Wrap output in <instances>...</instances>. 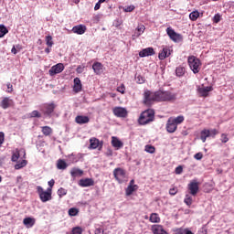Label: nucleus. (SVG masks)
<instances>
[{
  "mask_svg": "<svg viewBox=\"0 0 234 234\" xmlns=\"http://www.w3.org/2000/svg\"><path fill=\"white\" fill-rule=\"evenodd\" d=\"M23 224L27 226V228H32L34 224H36V219L32 218H26L23 220Z\"/></svg>",
  "mask_w": 234,
  "mask_h": 234,
  "instance_id": "cd10ccee",
  "label": "nucleus"
},
{
  "mask_svg": "<svg viewBox=\"0 0 234 234\" xmlns=\"http://www.w3.org/2000/svg\"><path fill=\"white\" fill-rule=\"evenodd\" d=\"M166 34L174 43H178V41L183 39L182 35L176 33L172 27L166 28Z\"/></svg>",
  "mask_w": 234,
  "mask_h": 234,
  "instance_id": "6e6552de",
  "label": "nucleus"
},
{
  "mask_svg": "<svg viewBox=\"0 0 234 234\" xmlns=\"http://www.w3.org/2000/svg\"><path fill=\"white\" fill-rule=\"evenodd\" d=\"M112 145L115 147V149H122L123 147V143L118 139V137H112Z\"/></svg>",
  "mask_w": 234,
  "mask_h": 234,
  "instance_id": "393cba45",
  "label": "nucleus"
},
{
  "mask_svg": "<svg viewBox=\"0 0 234 234\" xmlns=\"http://www.w3.org/2000/svg\"><path fill=\"white\" fill-rule=\"evenodd\" d=\"M211 90H213L212 86H207V87L198 86V88H197V92L201 98H207V96H209V92H211Z\"/></svg>",
  "mask_w": 234,
  "mask_h": 234,
  "instance_id": "f8f14e48",
  "label": "nucleus"
},
{
  "mask_svg": "<svg viewBox=\"0 0 234 234\" xmlns=\"http://www.w3.org/2000/svg\"><path fill=\"white\" fill-rule=\"evenodd\" d=\"M101 7V4L100 2H98L95 6H94V10H100V8Z\"/></svg>",
  "mask_w": 234,
  "mask_h": 234,
  "instance_id": "69168bd1",
  "label": "nucleus"
},
{
  "mask_svg": "<svg viewBox=\"0 0 234 234\" xmlns=\"http://www.w3.org/2000/svg\"><path fill=\"white\" fill-rule=\"evenodd\" d=\"M184 202L186 206H191L193 204V197H191V196L189 195H186V197L184 199Z\"/></svg>",
  "mask_w": 234,
  "mask_h": 234,
  "instance_id": "ea45409f",
  "label": "nucleus"
},
{
  "mask_svg": "<svg viewBox=\"0 0 234 234\" xmlns=\"http://www.w3.org/2000/svg\"><path fill=\"white\" fill-rule=\"evenodd\" d=\"M188 65L191 70L194 72V74H198L200 72V59L195 56L188 57Z\"/></svg>",
  "mask_w": 234,
  "mask_h": 234,
  "instance_id": "423d86ee",
  "label": "nucleus"
},
{
  "mask_svg": "<svg viewBox=\"0 0 234 234\" xmlns=\"http://www.w3.org/2000/svg\"><path fill=\"white\" fill-rule=\"evenodd\" d=\"M198 17H200V13L198 11H194L189 15V18L191 19V21H197Z\"/></svg>",
  "mask_w": 234,
  "mask_h": 234,
  "instance_id": "f704fd0d",
  "label": "nucleus"
},
{
  "mask_svg": "<svg viewBox=\"0 0 234 234\" xmlns=\"http://www.w3.org/2000/svg\"><path fill=\"white\" fill-rule=\"evenodd\" d=\"M178 193V188L176 187H173L169 189V195H171L172 197H175V195H176Z\"/></svg>",
  "mask_w": 234,
  "mask_h": 234,
  "instance_id": "09e8293b",
  "label": "nucleus"
},
{
  "mask_svg": "<svg viewBox=\"0 0 234 234\" xmlns=\"http://www.w3.org/2000/svg\"><path fill=\"white\" fill-rule=\"evenodd\" d=\"M70 175L72 176V178H76L78 176H83V170L80 169V168H72L70 171Z\"/></svg>",
  "mask_w": 234,
  "mask_h": 234,
  "instance_id": "bb28decb",
  "label": "nucleus"
},
{
  "mask_svg": "<svg viewBox=\"0 0 234 234\" xmlns=\"http://www.w3.org/2000/svg\"><path fill=\"white\" fill-rule=\"evenodd\" d=\"M176 234H185L186 233V229H182V228L177 229H176Z\"/></svg>",
  "mask_w": 234,
  "mask_h": 234,
  "instance_id": "680f3d73",
  "label": "nucleus"
},
{
  "mask_svg": "<svg viewBox=\"0 0 234 234\" xmlns=\"http://www.w3.org/2000/svg\"><path fill=\"white\" fill-rule=\"evenodd\" d=\"M94 233H95V234H103V233H105V230H103V229L101 228V227H97V228L95 229Z\"/></svg>",
  "mask_w": 234,
  "mask_h": 234,
  "instance_id": "3c124183",
  "label": "nucleus"
},
{
  "mask_svg": "<svg viewBox=\"0 0 234 234\" xmlns=\"http://www.w3.org/2000/svg\"><path fill=\"white\" fill-rule=\"evenodd\" d=\"M11 160L12 162H17L19 160V153L13 154Z\"/></svg>",
  "mask_w": 234,
  "mask_h": 234,
  "instance_id": "864d4df0",
  "label": "nucleus"
},
{
  "mask_svg": "<svg viewBox=\"0 0 234 234\" xmlns=\"http://www.w3.org/2000/svg\"><path fill=\"white\" fill-rule=\"evenodd\" d=\"M176 74L178 78H182L186 74V67L184 66H178L176 69Z\"/></svg>",
  "mask_w": 234,
  "mask_h": 234,
  "instance_id": "7c9ffc66",
  "label": "nucleus"
},
{
  "mask_svg": "<svg viewBox=\"0 0 234 234\" xmlns=\"http://www.w3.org/2000/svg\"><path fill=\"white\" fill-rule=\"evenodd\" d=\"M30 118H41V113L35 110L30 113Z\"/></svg>",
  "mask_w": 234,
  "mask_h": 234,
  "instance_id": "a18cd8bd",
  "label": "nucleus"
},
{
  "mask_svg": "<svg viewBox=\"0 0 234 234\" xmlns=\"http://www.w3.org/2000/svg\"><path fill=\"white\" fill-rule=\"evenodd\" d=\"M113 176L118 184L127 182V172L122 167H117L113 170Z\"/></svg>",
  "mask_w": 234,
  "mask_h": 234,
  "instance_id": "39448f33",
  "label": "nucleus"
},
{
  "mask_svg": "<svg viewBox=\"0 0 234 234\" xmlns=\"http://www.w3.org/2000/svg\"><path fill=\"white\" fill-rule=\"evenodd\" d=\"M83 70H85V67L84 66H78V68H77L78 74L83 73Z\"/></svg>",
  "mask_w": 234,
  "mask_h": 234,
  "instance_id": "052dcab7",
  "label": "nucleus"
},
{
  "mask_svg": "<svg viewBox=\"0 0 234 234\" xmlns=\"http://www.w3.org/2000/svg\"><path fill=\"white\" fill-rule=\"evenodd\" d=\"M48 186H49V189H52L54 187V185L56 184V181H54V179H51L50 181H48Z\"/></svg>",
  "mask_w": 234,
  "mask_h": 234,
  "instance_id": "e2e57ef3",
  "label": "nucleus"
},
{
  "mask_svg": "<svg viewBox=\"0 0 234 234\" xmlns=\"http://www.w3.org/2000/svg\"><path fill=\"white\" fill-rule=\"evenodd\" d=\"M37 193L38 194L41 202H48V200H52V188H48L47 191H45L40 186H37Z\"/></svg>",
  "mask_w": 234,
  "mask_h": 234,
  "instance_id": "20e7f679",
  "label": "nucleus"
},
{
  "mask_svg": "<svg viewBox=\"0 0 234 234\" xmlns=\"http://www.w3.org/2000/svg\"><path fill=\"white\" fill-rule=\"evenodd\" d=\"M145 151H146V153H150V154H154V151H156V149L154 148V146L147 144L145 146Z\"/></svg>",
  "mask_w": 234,
  "mask_h": 234,
  "instance_id": "79ce46f5",
  "label": "nucleus"
},
{
  "mask_svg": "<svg viewBox=\"0 0 234 234\" xmlns=\"http://www.w3.org/2000/svg\"><path fill=\"white\" fill-rule=\"evenodd\" d=\"M184 120H186V118L183 115H179L177 117H173V122L177 126L180 125V123H184Z\"/></svg>",
  "mask_w": 234,
  "mask_h": 234,
  "instance_id": "72a5a7b5",
  "label": "nucleus"
},
{
  "mask_svg": "<svg viewBox=\"0 0 234 234\" xmlns=\"http://www.w3.org/2000/svg\"><path fill=\"white\" fill-rule=\"evenodd\" d=\"M213 23H220V15L217 14L214 16Z\"/></svg>",
  "mask_w": 234,
  "mask_h": 234,
  "instance_id": "4d7b16f0",
  "label": "nucleus"
},
{
  "mask_svg": "<svg viewBox=\"0 0 234 234\" xmlns=\"http://www.w3.org/2000/svg\"><path fill=\"white\" fill-rule=\"evenodd\" d=\"M211 136V133L207 129H204L200 133V140L203 142V144H206V140Z\"/></svg>",
  "mask_w": 234,
  "mask_h": 234,
  "instance_id": "a878e982",
  "label": "nucleus"
},
{
  "mask_svg": "<svg viewBox=\"0 0 234 234\" xmlns=\"http://www.w3.org/2000/svg\"><path fill=\"white\" fill-rule=\"evenodd\" d=\"M41 129L44 136H50L52 134V128L50 126H42Z\"/></svg>",
  "mask_w": 234,
  "mask_h": 234,
  "instance_id": "473e14b6",
  "label": "nucleus"
},
{
  "mask_svg": "<svg viewBox=\"0 0 234 234\" xmlns=\"http://www.w3.org/2000/svg\"><path fill=\"white\" fill-rule=\"evenodd\" d=\"M144 32H145V26L141 24L135 28L134 33L132 36L133 39H137V37H140Z\"/></svg>",
  "mask_w": 234,
  "mask_h": 234,
  "instance_id": "a211bd4d",
  "label": "nucleus"
},
{
  "mask_svg": "<svg viewBox=\"0 0 234 234\" xmlns=\"http://www.w3.org/2000/svg\"><path fill=\"white\" fill-rule=\"evenodd\" d=\"M137 83H139L140 85H142V83H145V78H144L142 76H138L137 77Z\"/></svg>",
  "mask_w": 234,
  "mask_h": 234,
  "instance_id": "13d9d810",
  "label": "nucleus"
},
{
  "mask_svg": "<svg viewBox=\"0 0 234 234\" xmlns=\"http://www.w3.org/2000/svg\"><path fill=\"white\" fill-rule=\"evenodd\" d=\"M71 32H73V34H78V36H83V34L87 32V26L81 24L74 26Z\"/></svg>",
  "mask_w": 234,
  "mask_h": 234,
  "instance_id": "dca6fc26",
  "label": "nucleus"
},
{
  "mask_svg": "<svg viewBox=\"0 0 234 234\" xmlns=\"http://www.w3.org/2000/svg\"><path fill=\"white\" fill-rule=\"evenodd\" d=\"M154 101H157L156 91H151L146 90L144 92V101L143 103L146 105V107H151Z\"/></svg>",
  "mask_w": 234,
  "mask_h": 234,
  "instance_id": "7ed1b4c3",
  "label": "nucleus"
},
{
  "mask_svg": "<svg viewBox=\"0 0 234 234\" xmlns=\"http://www.w3.org/2000/svg\"><path fill=\"white\" fill-rule=\"evenodd\" d=\"M151 230L154 234H169L164 229L162 225H153Z\"/></svg>",
  "mask_w": 234,
  "mask_h": 234,
  "instance_id": "412c9836",
  "label": "nucleus"
},
{
  "mask_svg": "<svg viewBox=\"0 0 234 234\" xmlns=\"http://www.w3.org/2000/svg\"><path fill=\"white\" fill-rule=\"evenodd\" d=\"M184 171V168L182 165H179L176 168V175H182V172Z\"/></svg>",
  "mask_w": 234,
  "mask_h": 234,
  "instance_id": "6e6d98bb",
  "label": "nucleus"
},
{
  "mask_svg": "<svg viewBox=\"0 0 234 234\" xmlns=\"http://www.w3.org/2000/svg\"><path fill=\"white\" fill-rule=\"evenodd\" d=\"M5 144V133L0 132V147Z\"/></svg>",
  "mask_w": 234,
  "mask_h": 234,
  "instance_id": "5fc2aeb1",
  "label": "nucleus"
},
{
  "mask_svg": "<svg viewBox=\"0 0 234 234\" xmlns=\"http://www.w3.org/2000/svg\"><path fill=\"white\" fill-rule=\"evenodd\" d=\"M99 146H100V140H98L97 138L90 139V149H98Z\"/></svg>",
  "mask_w": 234,
  "mask_h": 234,
  "instance_id": "c85d7f7f",
  "label": "nucleus"
},
{
  "mask_svg": "<svg viewBox=\"0 0 234 234\" xmlns=\"http://www.w3.org/2000/svg\"><path fill=\"white\" fill-rule=\"evenodd\" d=\"M8 34V28L5 25H0V37H5Z\"/></svg>",
  "mask_w": 234,
  "mask_h": 234,
  "instance_id": "e433bc0d",
  "label": "nucleus"
},
{
  "mask_svg": "<svg viewBox=\"0 0 234 234\" xmlns=\"http://www.w3.org/2000/svg\"><path fill=\"white\" fill-rule=\"evenodd\" d=\"M221 142L222 144H228V142H229V138H228V134L226 133L221 134Z\"/></svg>",
  "mask_w": 234,
  "mask_h": 234,
  "instance_id": "49530a36",
  "label": "nucleus"
},
{
  "mask_svg": "<svg viewBox=\"0 0 234 234\" xmlns=\"http://www.w3.org/2000/svg\"><path fill=\"white\" fill-rule=\"evenodd\" d=\"M14 105V100L10 99V97H4L0 102V107L4 110L10 109Z\"/></svg>",
  "mask_w": 234,
  "mask_h": 234,
  "instance_id": "ddd939ff",
  "label": "nucleus"
},
{
  "mask_svg": "<svg viewBox=\"0 0 234 234\" xmlns=\"http://www.w3.org/2000/svg\"><path fill=\"white\" fill-rule=\"evenodd\" d=\"M73 92H81L82 89H83V85L81 84V80H80V78H75L73 80Z\"/></svg>",
  "mask_w": 234,
  "mask_h": 234,
  "instance_id": "aec40b11",
  "label": "nucleus"
},
{
  "mask_svg": "<svg viewBox=\"0 0 234 234\" xmlns=\"http://www.w3.org/2000/svg\"><path fill=\"white\" fill-rule=\"evenodd\" d=\"M176 129H178V126L176 125L175 121H173V117H170L166 122L167 133H176Z\"/></svg>",
  "mask_w": 234,
  "mask_h": 234,
  "instance_id": "2eb2a0df",
  "label": "nucleus"
},
{
  "mask_svg": "<svg viewBox=\"0 0 234 234\" xmlns=\"http://www.w3.org/2000/svg\"><path fill=\"white\" fill-rule=\"evenodd\" d=\"M197 234H207V230L206 229H200Z\"/></svg>",
  "mask_w": 234,
  "mask_h": 234,
  "instance_id": "0e129e2a",
  "label": "nucleus"
},
{
  "mask_svg": "<svg viewBox=\"0 0 234 234\" xmlns=\"http://www.w3.org/2000/svg\"><path fill=\"white\" fill-rule=\"evenodd\" d=\"M57 107H58V104H55L54 102H48V103H44L41 106L40 111L41 112H43L44 116H48L50 118L54 111H56Z\"/></svg>",
  "mask_w": 234,
  "mask_h": 234,
  "instance_id": "0eeeda50",
  "label": "nucleus"
},
{
  "mask_svg": "<svg viewBox=\"0 0 234 234\" xmlns=\"http://www.w3.org/2000/svg\"><path fill=\"white\" fill-rule=\"evenodd\" d=\"M65 70V65L63 63H58L51 67L48 70L49 76H56V74H61V71Z\"/></svg>",
  "mask_w": 234,
  "mask_h": 234,
  "instance_id": "9d476101",
  "label": "nucleus"
},
{
  "mask_svg": "<svg viewBox=\"0 0 234 234\" xmlns=\"http://www.w3.org/2000/svg\"><path fill=\"white\" fill-rule=\"evenodd\" d=\"M57 167L58 169L65 170L68 167L67 162L63 159H58L57 162Z\"/></svg>",
  "mask_w": 234,
  "mask_h": 234,
  "instance_id": "2f4dec72",
  "label": "nucleus"
},
{
  "mask_svg": "<svg viewBox=\"0 0 234 234\" xmlns=\"http://www.w3.org/2000/svg\"><path fill=\"white\" fill-rule=\"evenodd\" d=\"M140 58H147L148 56H154V49L153 48H144L139 52Z\"/></svg>",
  "mask_w": 234,
  "mask_h": 234,
  "instance_id": "6ab92c4d",
  "label": "nucleus"
},
{
  "mask_svg": "<svg viewBox=\"0 0 234 234\" xmlns=\"http://www.w3.org/2000/svg\"><path fill=\"white\" fill-rule=\"evenodd\" d=\"M83 233V229L80 227H74L71 230V234H82Z\"/></svg>",
  "mask_w": 234,
  "mask_h": 234,
  "instance_id": "a19ab883",
  "label": "nucleus"
},
{
  "mask_svg": "<svg viewBox=\"0 0 234 234\" xmlns=\"http://www.w3.org/2000/svg\"><path fill=\"white\" fill-rule=\"evenodd\" d=\"M80 213V210L76 207H71L69 209V217H76Z\"/></svg>",
  "mask_w": 234,
  "mask_h": 234,
  "instance_id": "58836bf2",
  "label": "nucleus"
},
{
  "mask_svg": "<svg viewBox=\"0 0 234 234\" xmlns=\"http://www.w3.org/2000/svg\"><path fill=\"white\" fill-rule=\"evenodd\" d=\"M79 186H80V187H90L94 186V179L92 178L80 179L79 181Z\"/></svg>",
  "mask_w": 234,
  "mask_h": 234,
  "instance_id": "f3484780",
  "label": "nucleus"
},
{
  "mask_svg": "<svg viewBox=\"0 0 234 234\" xmlns=\"http://www.w3.org/2000/svg\"><path fill=\"white\" fill-rule=\"evenodd\" d=\"M171 52L172 51L169 48V47L163 48V50L158 55L159 59H161V61H162V60L165 59V58H169Z\"/></svg>",
  "mask_w": 234,
  "mask_h": 234,
  "instance_id": "4be33fe9",
  "label": "nucleus"
},
{
  "mask_svg": "<svg viewBox=\"0 0 234 234\" xmlns=\"http://www.w3.org/2000/svg\"><path fill=\"white\" fill-rule=\"evenodd\" d=\"M157 101H175L176 100V93L169 90H159L155 91Z\"/></svg>",
  "mask_w": 234,
  "mask_h": 234,
  "instance_id": "f03ea898",
  "label": "nucleus"
},
{
  "mask_svg": "<svg viewBox=\"0 0 234 234\" xmlns=\"http://www.w3.org/2000/svg\"><path fill=\"white\" fill-rule=\"evenodd\" d=\"M209 133H210V136L212 138H215L217 136V134H218V130L217 129H212V130H209Z\"/></svg>",
  "mask_w": 234,
  "mask_h": 234,
  "instance_id": "8fccbe9b",
  "label": "nucleus"
},
{
  "mask_svg": "<svg viewBox=\"0 0 234 234\" xmlns=\"http://www.w3.org/2000/svg\"><path fill=\"white\" fill-rule=\"evenodd\" d=\"M150 222H152L153 224H158L160 223V216H158V214L156 213H152L150 215V218H149Z\"/></svg>",
  "mask_w": 234,
  "mask_h": 234,
  "instance_id": "c756f323",
  "label": "nucleus"
},
{
  "mask_svg": "<svg viewBox=\"0 0 234 234\" xmlns=\"http://www.w3.org/2000/svg\"><path fill=\"white\" fill-rule=\"evenodd\" d=\"M92 69L95 74L100 76V74L103 73V64H101V62H94L92 65Z\"/></svg>",
  "mask_w": 234,
  "mask_h": 234,
  "instance_id": "5701e85b",
  "label": "nucleus"
},
{
  "mask_svg": "<svg viewBox=\"0 0 234 234\" xmlns=\"http://www.w3.org/2000/svg\"><path fill=\"white\" fill-rule=\"evenodd\" d=\"M134 5H128L123 8L124 12H133L134 10Z\"/></svg>",
  "mask_w": 234,
  "mask_h": 234,
  "instance_id": "603ef678",
  "label": "nucleus"
},
{
  "mask_svg": "<svg viewBox=\"0 0 234 234\" xmlns=\"http://www.w3.org/2000/svg\"><path fill=\"white\" fill-rule=\"evenodd\" d=\"M46 45H48V47L52 48L54 46V41H52V36L48 35L46 36Z\"/></svg>",
  "mask_w": 234,
  "mask_h": 234,
  "instance_id": "4c0bfd02",
  "label": "nucleus"
},
{
  "mask_svg": "<svg viewBox=\"0 0 234 234\" xmlns=\"http://www.w3.org/2000/svg\"><path fill=\"white\" fill-rule=\"evenodd\" d=\"M134 191H138V185H134V179H132L125 189L126 197H131Z\"/></svg>",
  "mask_w": 234,
  "mask_h": 234,
  "instance_id": "4468645a",
  "label": "nucleus"
},
{
  "mask_svg": "<svg viewBox=\"0 0 234 234\" xmlns=\"http://www.w3.org/2000/svg\"><path fill=\"white\" fill-rule=\"evenodd\" d=\"M112 112L117 118H127L128 114L127 109L122 107H114Z\"/></svg>",
  "mask_w": 234,
  "mask_h": 234,
  "instance_id": "9b49d317",
  "label": "nucleus"
},
{
  "mask_svg": "<svg viewBox=\"0 0 234 234\" xmlns=\"http://www.w3.org/2000/svg\"><path fill=\"white\" fill-rule=\"evenodd\" d=\"M200 184L197 182V179L192 180L188 184V190L190 191V195L192 197H197V194L198 193Z\"/></svg>",
  "mask_w": 234,
  "mask_h": 234,
  "instance_id": "1a4fd4ad",
  "label": "nucleus"
},
{
  "mask_svg": "<svg viewBox=\"0 0 234 234\" xmlns=\"http://www.w3.org/2000/svg\"><path fill=\"white\" fill-rule=\"evenodd\" d=\"M11 52L13 54H17V49L15 48V46L12 48Z\"/></svg>",
  "mask_w": 234,
  "mask_h": 234,
  "instance_id": "338daca9",
  "label": "nucleus"
},
{
  "mask_svg": "<svg viewBox=\"0 0 234 234\" xmlns=\"http://www.w3.org/2000/svg\"><path fill=\"white\" fill-rule=\"evenodd\" d=\"M194 158L196 160H200L201 158H204V154L202 153H197L194 155Z\"/></svg>",
  "mask_w": 234,
  "mask_h": 234,
  "instance_id": "bf43d9fd",
  "label": "nucleus"
},
{
  "mask_svg": "<svg viewBox=\"0 0 234 234\" xmlns=\"http://www.w3.org/2000/svg\"><path fill=\"white\" fill-rule=\"evenodd\" d=\"M152 122H154V110L153 109H148L143 112L138 119L139 125H147Z\"/></svg>",
  "mask_w": 234,
  "mask_h": 234,
  "instance_id": "f257e3e1",
  "label": "nucleus"
},
{
  "mask_svg": "<svg viewBox=\"0 0 234 234\" xmlns=\"http://www.w3.org/2000/svg\"><path fill=\"white\" fill-rule=\"evenodd\" d=\"M6 87H7L6 92H8V94H12V92H14V86L12 85V83L8 82L6 84Z\"/></svg>",
  "mask_w": 234,
  "mask_h": 234,
  "instance_id": "de8ad7c7",
  "label": "nucleus"
},
{
  "mask_svg": "<svg viewBox=\"0 0 234 234\" xmlns=\"http://www.w3.org/2000/svg\"><path fill=\"white\" fill-rule=\"evenodd\" d=\"M75 122L79 125H83L85 123H89L90 122V119L89 118V116L78 115L75 118Z\"/></svg>",
  "mask_w": 234,
  "mask_h": 234,
  "instance_id": "b1692460",
  "label": "nucleus"
},
{
  "mask_svg": "<svg viewBox=\"0 0 234 234\" xmlns=\"http://www.w3.org/2000/svg\"><path fill=\"white\" fill-rule=\"evenodd\" d=\"M58 195L59 198H62V197H65V195H67V189L60 187L58 190Z\"/></svg>",
  "mask_w": 234,
  "mask_h": 234,
  "instance_id": "37998d69",
  "label": "nucleus"
},
{
  "mask_svg": "<svg viewBox=\"0 0 234 234\" xmlns=\"http://www.w3.org/2000/svg\"><path fill=\"white\" fill-rule=\"evenodd\" d=\"M117 92L125 94V84L122 83L119 87H117Z\"/></svg>",
  "mask_w": 234,
  "mask_h": 234,
  "instance_id": "c03bdc74",
  "label": "nucleus"
},
{
  "mask_svg": "<svg viewBox=\"0 0 234 234\" xmlns=\"http://www.w3.org/2000/svg\"><path fill=\"white\" fill-rule=\"evenodd\" d=\"M27 160L18 161L16 165H15V169H23L27 165Z\"/></svg>",
  "mask_w": 234,
  "mask_h": 234,
  "instance_id": "c9c22d12",
  "label": "nucleus"
},
{
  "mask_svg": "<svg viewBox=\"0 0 234 234\" xmlns=\"http://www.w3.org/2000/svg\"><path fill=\"white\" fill-rule=\"evenodd\" d=\"M185 234H194L193 231L189 230V229H186Z\"/></svg>",
  "mask_w": 234,
  "mask_h": 234,
  "instance_id": "774afa93",
  "label": "nucleus"
}]
</instances>
